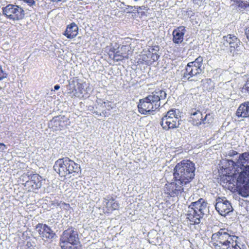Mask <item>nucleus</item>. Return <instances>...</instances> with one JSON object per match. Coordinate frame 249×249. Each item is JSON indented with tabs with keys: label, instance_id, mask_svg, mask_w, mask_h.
<instances>
[{
	"label": "nucleus",
	"instance_id": "18",
	"mask_svg": "<svg viewBox=\"0 0 249 249\" xmlns=\"http://www.w3.org/2000/svg\"><path fill=\"white\" fill-rule=\"evenodd\" d=\"M78 33V27L74 22L71 23L67 26L63 35L68 38L71 39L75 37Z\"/></svg>",
	"mask_w": 249,
	"mask_h": 249
},
{
	"label": "nucleus",
	"instance_id": "3",
	"mask_svg": "<svg viewBox=\"0 0 249 249\" xmlns=\"http://www.w3.org/2000/svg\"><path fill=\"white\" fill-rule=\"evenodd\" d=\"M195 171V164L193 162L188 160H182L174 169V178L187 184L194 178Z\"/></svg>",
	"mask_w": 249,
	"mask_h": 249
},
{
	"label": "nucleus",
	"instance_id": "32",
	"mask_svg": "<svg viewBox=\"0 0 249 249\" xmlns=\"http://www.w3.org/2000/svg\"><path fill=\"white\" fill-rule=\"evenodd\" d=\"M164 117H166L167 120L169 121H173V122L176 121L177 123H179V119L178 117H170V116H164Z\"/></svg>",
	"mask_w": 249,
	"mask_h": 249
},
{
	"label": "nucleus",
	"instance_id": "30",
	"mask_svg": "<svg viewBox=\"0 0 249 249\" xmlns=\"http://www.w3.org/2000/svg\"><path fill=\"white\" fill-rule=\"evenodd\" d=\"M121 4H123L124 5H125L126 7L125 10H124V11H126L127 10V13H131V11H129V10H132L133 11H136V9H135V7H136V6H130V5H126L124 2H121Z\"/></svg>",
	"mask_w": 249,
	"mask_h": 249
},
{
	"label": "nucleus",
	"instance_id": "44",
	"mask_svg": "<svg viewBox=\"0 0 249 249\" xmlns=\"http://www.w3.org/2000/svg\"><path fill=\"white\" fill-rule=\"evenodd\" d=\"M64 0H50L51 1H53V2H60V1H63Z\"/></svg>",
	"mask_w": 249,
	"mask_h": 249
},
{
	"label": "nucleus",
	"instance_id": "15",
	"mask_svg": "<svg viewBox=\"0 0 249 249\" xmlns=\"http://www.w3.org/2000/svg\"><path fill=\"white\" fill-rule=\"evenodd\" d=\"M185 32V27L183 26H180L175 29L172 33V40L173 42L175 44H180L182 43Z\"/></svg>",
	"mask_w": 249,
	"mask_h": 249
},
{
	"label": "nucleus",
	"instance_id": "2",
	"mask_svg": "<svg viewBox=\"0 0 249 249\" xmlns=\"http://www.w3.org/2000/svg\"><path fill=\"white\" fill-rule=\"evenodd\" d=\"M164 90L158 89L146 97L140 99L138 105L139 112L143 115L150 114L160 106V101L166 98Z\"/></svg>",
	"mask_w": 249,
	"mask_h": 249
},
{
	"label": "nucleus",
	"instance_id": "48",
	"mask_svg": "<svg viewBox=\"0 0 249 249\" xmlns=\"http://www.w3.org/2000/svg\"><path fill=\"white\" fill-rule=\"evenodd\" d=\"M126 51V50L124 49L123 51H122V52H124V53H125Z\"/></svg>",
	"mask_w": 249,
	"mask_h": 249
},
{
	"label": "nucleus",
	"instance_id": "33",
	"mask_svg": "<svg viewBox=\"0 0 249 249\" xmlns=\"http://www.w3.org/2000/svg\"><path fill=\"white\" fill-rule=\"evenodd\" d=\"M212 244L215 249H222V248H224V245H221L218 242L217 243L216 242H213Z\"/></svg>",
	"mask_w": 249,
	"mask_h": 249
},
{
	"label": "nucleus",
	"instance_id": "25",
	"mask_svg": "<svg viewBox=\"0 0 249 249\" xmlns=\"http://www.w3.org/2000/svg\"><path fill=\"white\" fill-rule=\"evenodd\" d=\"M128 49V47L125 45H122L121 47H118V49L114 48V47L111 48L110 51L113 53V54H122V55H126V53L124 52H122V51H123L124 49L127 50Z\"/></svg>",
	"mask_w": 249,
	"mask_h": 249
},
{
	"label": "nucleus",
	"instance_id": "23",
	"mask_svg": "<svg viewBox=\"0 0 249 249\" xmlns=\"http://www.w3.org/2000/svg\"><path fill=\"white\" fill-rule=\"evenodd\" d=\"M107 207L111 208L112 210H115L118 209L119 206V204L115 201V199L111 197L110 199L105 198Z\"/></svg>",
	"mask_w": 249,
	"mask_h": 249
},
{
	"label": "nucleus",
	"instance_id": "7",
	"mask_svg": "<svg viewBox=\"0 0 249 249\" xmlns=\"http://www.w3.org/2000/svg\"><path fill=\"white\" fill-rule=\"evenodd\" d=\"M238 237L236 236H231L226 231L225 229H221L220 230L214 233H213L212 236V240L213 242L219 243L221 245H228L233 240H237Z\"/></svg>",
	"mask_w": 249,
	"mask_h": 249
},
{
	"label": "nucleus",
	"instance_id": "26",
	"mask_svg": "<svg viewBox=\"0 0 249 249\" xmlns=\"http://www.w3.org/2000/svg\"><path fill=\"white\" fill-rule=\"evenodd\" d=\"M239 8L245 9L249 7V0H239L237 1V5Z\"/></svg>",
	"mask_w": 249,
	"mask_h": 249
},
{
	"label": "nucleus",
	"instance_id": "1",
	"mask_svg": "<svg viewBox=\"0 0 249 249\" xmlns=\"http://www.w3.org/2000/svg\"><path fill=\"white\" fill-rule=\"evenodd\" d=\"M222 163H228L234 170L233 174L236 179L238 194L247 197L249 196V152L239 154L236 161L223 160Z\"/></svg>",
	"mask_w": 249,
	"mask_h": 249
},
{
	"label": "nucleus",
	"instance_id": "17",
	"mask_svg": "<svg viewBox=\"0 0 249 249\" xmlns=\"http://www.w3.org/2000/svg\"><path fill=\"white\" fill-rule=\"evenodd\" d=\"M223 42L224 45H229L230 47L233 48V49L237 48L241 43V41L236 36L231 35L224 36Z\"/></svg>",
	"mask_w": 249,
	"mask_h": 249
},
{
	"label": "nucleus",
	"instance_id": "34",
	"mask_svg": "<svg viewBox=\"0 0 249 249\" xmlns=\"http://www.w3.org/2000/svg\"><path fill=\"white\" fill-rule=\"evenodd\" d=\"M135 9H136V11H137L138 12L139 10H145L147 11L148 8L147 6L142 5V6H137L136 7H135Z\"/></svg>",
	"mask_w": 249,
	"mask_h": 249
},
{
	"label": "nucleus",
	"instance_id": "43",
	"mask_svg": "<svg viewBox=\"0 0 249 249\" xmlns=\"http://www.w3.org/2000/svg\"><path fill=\"white\" fill-rule=\"evenodd\" d=\"M54 123L57 125V124H60V122L59 121H56V120H55L54 122Z\"/></svg>",
	"mask_w": 249,
	"mask_h": 249
},
{
	"label": "nucleus",
	"instance_id": "20",
	"mask_svg": "<svg viewBox=\"0 0 249 249\" xmlns=\"http://www.w3.org/2000/svg\"><path fill=\"white\" fill-rule=\"evenodd\" d=\"M160 124L162 127V128L165 130H168L171 129H174L179 127L180 124L179 123H177L176 121H169L167 120L166 117H163Z\"/></svg>",
	"mask_w": 249,
	"mask_h": 249
},
{
	"label": "nucleus",
	"instance_id": "21",
	"mask_svg": "<svg viewBox=\"0 0 249 249\" xmlns=\"http://www.w3.org/2000/svg\"><path fill=\"white\" fill-rule=\"evenodd\" d=\"M203 57L201 56H199L194 61L189 62L188 64H190V65H191L192 67H194V68L199 69L203 71Z\"/></svg>",
	"mask_w": 249,
	"mask_h": 249
},
{
	"label": "nucleus",
	"instance_id": "50",
	"mask_svg": "<svg viewBox=\"0 0 249 249\" xmlns=\"http://www.w3.org/2000/svg\"><path fill=\"white\" fill-rule=\"evenodd\" d=\"M135 1H138L139 0H134Z\"/></svg>",
	"mask_w": 249,
	"mask_h": 249
},
{
	"label": "nucleus",
	"instance_id": "6",
	"mask_svg": "<svg viewBox=\"0 0 249 249\" xmlns=\"http://www.w3.org/2000/svg\"><path fill=\"white\" fill-rule=\"evenodd\" d=\"M23 180H26L24 186L29 191H34L40 188L42 185V178L37 174L27 172L23 176Z\"/></svg>",
	"mask_w": 249,
	"mask_h": 249
},
{
	"label": "nucleus",
	"instance_id": "39",
	"mask_svg": "<svg viewBox=\"0 0 249 249\" xmlns=\"http://www.w3.org/2000/svg\"><path fill=\"white\" fill-rule=\"evenodd\" d=\"M245 34L246 35L247 39L249 41V27L246 29Z\"/></svg>",
	"mask_w": 249,
	"mask_h": 249
},
{
	"label": "nucleus",
	"instance_id": "9",
	"mask_svg": "<svg viewBox=\"0 0 249 249\" xmlns=\"http://www.w3.org/2000/svg\"><path fill=\"white\" fill-rule=\"evenodd\" d=\"M214 206L215 210L222 216H226L233 210L231 203L226 197L217 198Z\"/></svg>",
	"mask_w": 249,
	"mask_h": 249
},
{
	"label": "nucleus",
	"instance_id": "4",
	"mask_svg": "<svg viewBox=\"0 0 249 249\" xmlns=\"http://www.w3.org/2000/svg\"><path fill=\"white\" fill-rule=\"evenodd\" d=\"M209 213L207 202L202 198L197 201L192 202L189 206L187 218L192 224H198L201 219L207 216Z\"/></svg>",
	"mask_w": 249,
	"mask_h": 249
},
{
	"label": "nucleus",
	"instance_id": "42",
	"mask_svg": "<svg viewBox=\"0 0 249 249\" xmlns=\"http://www.w3.org/2000/svg\"><path fill=\"white\" fill-rule=\"evenodd\" d=\"M202 0H193V2L195 4H198L199 2L202 1Z\"/></svg>",
	"mask_w": 249,
	"mask_h": 249
},
{
	"label": "nucleus",
	"instance_id": "8",
	"mask_svg": "<svg viewBox=\"0 0 249 249\" xmlns=\"http://www.w3.org/2000/svg\"><path fill=\"white\" fill-rule=\"evenodd\" d=\"M60 243L66 244L69 243H80L77 231L72 227L65 230L60 237Z\"/></svg>",
	"mask_w": 249,
	"mask_h": 249
},
{
	"label": "nucleus",
	"instance_id": "11",
	"mask_svg": "<svg viewBox=\"0 0 249 249\" xmlns=\"http://www.w3.org/2000/svg\"><path fill=\"white\" fill-rule=\"evenodd\" d=\"M174 179V181L171 182L167 187V194L173 197L180 195L184 191L183 186L186 185L182 181H178L177 178Z\"/></svg>",
	"mask_w": 249,
	"mask_h": 249
},
{
	"label": "nucleus",
	"instance_id": "5",
	"mask_svg": "<svg viewBox=\"0 0 249 249\" xmlns=\"http://www.w3.org/2000/svg\"><path fill=\"white\" fill-rule=\"evenodd\" d=\"M2 10L3 14L13 20H19L25 17V11L18 5L9 4L2 7Z\"/></svg>",
	"mask_w": 249,
	"mask_h": 249
},
{
	"label": "nucleus",
	"instance_id": "16",
	"mask_svg": "<svg viewBox=\"0 0 249 249\" xmlns=\"http://www.w3.org/2000/svg\"><path fill=\"white\" fill-rule=\"evenodd\" d=\"M64 158L57 160L53 165L54 170L61 177H65L67 176V170L65 166Z\"/></svg>",
	"mask_w": 249,
	"mask_h": 249
},
{
	"label": "nucleus",
	"instance_id": "35",
	"mask_svg": "<svg viewBox=\"0 0 249 249\" xmlns=\"http://www.w3.org/2000/svg\"><path fill=\"white\" fill-rule=\"evenodd\" d=\"M6 73L3 72L1 66H0V81H1L4 78H6Z\"/></svg>",
	"mask_w": 249,
	"mask_h": 249
},
{
	"label": "nucleus",
	"instance_id": "27",
	"mask_svg": "<svg viewBox=\"0 0 249 249\" xmlns=\"http://www.w3.org/2000/svg\"><path fill=\"white\" fill-rule=\"evenodd\" d=\"M113 59L114 61L116 62H119L122 61L124 59H128V54L126 55H122V54H113Z\"/></svg>",
	"mask_w": 249,
	"mask_h": 249
},
{
	"label": "nucleus",
	"instance_id": "38",
	"mask_svg": "<svg viewBox=\"0 0 249 249\" xmlns=\"http://www.w3.org/2000/svg\"><path fill=\"white\" fill-rule=\"evenodd\" d=\"M6 148H7V147L4 143L0 142V150L3 151Z\"/></svg>",
	"mask_w": 249,
	"mask_h": 249
},
{
	"label": "nucleus",
	"instance_id": "49",
	"mask_svg": "<svg viewBox=\"0 0 249 249\" xmlns=\"http://www.w3.org/2000/svg\"><path fill=\"white\" fill-rule=\"evenodd\" d=\"M106 113V111H105V112H104V111H103V112H102V114H103V115H105Z\"/></svg>",
	"mask_w": 249,
	"mask_h": 249
},
{
	"label": "nucleus",
	"instance_id": "40",
	"mask_svg": "<svg viewBox=\"0 0 249 249\" xmlns=\"http://www.w3.org/2000/svg\"><path fill=\"white\" fill-rule=\"evenodd\" d=\"M230 154L231 156H234L238 154V153L235 151H231L230 152Z\"/></svg>",
	"mask_w": 249,
	"mask_h": 249
},
{
	"label": "nucleus",
	"instance_id": "29",
	"mask_svg": "<svg viewBox=\"0 0 249 249\" xmlns=\"http://www.w3.org/2000/svg\"><path fill=\"white\" fill-rule=\"evenodd\" d=\"M148 52H149L150 58L152 61V64L159 59L160 57V55L159 54L154 53H151L150 50Z\"/></svg>",
	"mask_w": 249,
	"mask_h": 249
},
{
	"label": "nucleus",
	"instance_id": "22",
	"mask_svg": "<svg viewBox=\"0 0 249 249\" xmlns=\"http://www.w3.org/2000/svg\"><path fill=\"white\" fill-rule=\"evenodd\" d=\"M139 61L141 63L150 66L152 65V61L150 58L149 52L147 53H142L140 55Z\"/></svg>",
	"mask_w": 249,
	"mask_h": 249
},
{
	"label": "nucleus",
	"instance_id": "24",
	"mask_svg": "<svg viewBox=\"0 0 249 249\" xmlns=\"http://www.w3.org/2000/svg\"><path fill=\"white\" fill-rule=\"evenodd\" d=\"M80 243H69L68 244L60 243L62 249H80Z\"/></svg>",
	"mask_w": 249,
	"mask_h": 249
},
{
	"label": "nucleus",
	"instance_id": "28",
	"mask_svg": "<svg viewBox=\"0 0 249 249\" xmlns=\"http://www.w3.org/2000/svg\"><path fill=\"white\" fill-rule=\"evenodd\" d=\"M179 111L178 109H171L167 112L165 116H170V117H179Z\"/></svg>",
	"mask_w": 249,
	"mask_h": 249
},
{
	"label": "nucleus",
	"instance_id": "41",
	"mask_svg": "<svg viewBox=\"0 0 249 249\" xmlns=\"http://www.w3.org/2000/svg\"><path fill=\"white\" fill-rule=\"evenodd\" d=\"M60 89V86L59 85H55L54 86V90H57Z\"/></svg>",
	"mask_w": 249,
	"mask_h": 249
},
{
	"label": "nucleus",
	"instance_id": "36",
	"mask_svg": "<svg viewBox=\"0 0 249 249\" xmlns=\"http://www.w3.org/2000/svg\"><path fill=\"white\" fill-rule=\"evenodd\" d=\"M160 50V47L158 45H155L152 47V49H151V53H157V52H159Z\"/></svg>",
	"mask_w": 249,
	"mask_h": 249
},
{
	"label": "nucleus",
	"instance_id": "14",
	"mask_svg": "<svg viewBox=\"0 0 249 249\" xmlns=\"http://www.w3.org/2000/svg\"><path fill=\"white\" fill-rule=\"evenodd\" d=\"M65 166H66V170H67V175L72 173H78L81 172L80 166L75 163L73 160L70 159L68 157H65Z\"/></svg>",
	"mask_w": 249,
	"mask_h": 249
},
{
	"label": "nucleus",
	"instance_id": "31",
	"mask_svg": "<svg viewBox=\"0 0 249 249\" xmlns=\"http://www.w3.org/2000/svg\"><path fill=\"white\" fill-rule=\"evenodd\" d=\"M242 92L249 94V78L242 88Z\"/></svg>",
	"mask_w": 249,
	"mask_h": 249
},
{
	"label": "nucleus",
	"instance_id": "13",
	"mask_svg": "<svg viewBox=\"0 0 249 249\" xmlns=\"http://www.w3.org/2000/svg\"><path fill=\"white\" fill-rule=\"evenodd\" d=\"M190 115L192 116L193 120L196 121L197 125H200L203 124H209L211 121V115L210 114H206L204 118H203L202 113L198 110L192 109L190 112Z\"/></svg>",
	"mask_w": 249,
	"mask_h": 249
},
{
	"label": "nucleus",
	"instance_id": "12",
	"mask_svg": "<svg viewBox=\"0 0 249 249\" xmlns=\"http://www.w3.org/2000/svg\"><path fill=\"white\" fill-rule=\"evenodd\" d=\"M203 71L192 67L190 64H187L183 71L181 79L183 81H196V77L200 75Z\"/></svg>",
	"mask_w": 249,
	"mask_h": 249
},
{
	"label": "nucleus",
	"instance_id": "45",
	"mask_svg": "<svg viewBox=\"0 0 249 249\" xmlns=\"http://www.w3.org/2000/svg\"><path fill=\"white\" fill-rule=\"evenodd\" d=\"M231 0L233 1L237 5V1H239V0Z\"/></svg>",
	"mask_w": 249,
	"mask_h": 249
},
{
	"label": "nucleus",
	"instance_id": "47",
	"mask_svg": "<svg viewBox=\"0 0 249 249\" xmlns=\"http://www.w3.org/2000/svg\"><path fill=\"white\" fill-rule=\"evenodd\" d=\"M74 83V81H72L71 82H69V86H71V85H72V84Z\"/></svg>",
	"mask_w": 249,
	"mask_h": 249
},
{
	"label": "nucleus",
	"instance_id": "46",
	"mask_svg": "<svg viewBox=\"0 0 249 249\" xmlns=\"http://www.w3.org/2000/svg\"><path fill=\"white\" fill-rule=\"evenodd\" d=\"M94 113H95L96 115L102 116V114L100 113V114H98L97 111H94Z\"/></svg>",
	"mask_w": 249,
	"mask_h": 249
},
{
	"label": "nucleus",
	"instance_id": "19",
	"mask_svg": "<svg viewBox=\"0 0 249 249\" xmlns=\"http://www.w3.org/2000/svg\"><path fill=\"white\" fill-rule=\"evenodd\" d=\"M236 115L238 117H248L249 116V101L241 104L238 107Z\"/></svg>",
	"mask_w": 249,
	"mask_h": 249
},
{
	"label": "nucleus",
	"instance_id": "10",
	"mask_svg": "<svg viewBox=\"0 0 249 249\" xmlns=\"http://www.w3.org/2000/svg\"><path fill=\"white\" fill-rule=\"evenodd\" d=\"M36 230L44 241L52 240L56 237L55 232L46 224H37Z\"/></svg>",
	"mask_w": 249,
	"mask_h": 249
},
{
	"label": "nucleus",
	"instance_id": "37",
	"mask_svg": "<svg viewBox=\"0 0 249 249\" xmlns=\"http://www.w3.org/2000/svg\"><path fill=\"white\" fill-rule=\"evenodd\" d=\"M24 2L28 4L29 6H33L35 4V1L34 0H22Z\"/></svg>",
	"mask_w": 249,
	"mask_h": 249
}]
</instances>
